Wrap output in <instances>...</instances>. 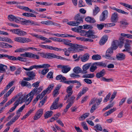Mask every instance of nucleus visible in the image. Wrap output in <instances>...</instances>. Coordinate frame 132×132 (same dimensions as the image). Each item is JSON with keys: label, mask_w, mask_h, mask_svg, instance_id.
<instances>
[{"label": "nucleus", "mask_w": 132, "mask_h": 132, "mask_svg": "<svg viewBox=\"0 0 132 132\" xmlns=\"http://www.w3.org/2000/svg\"><path fill=\"white\" fill-rule=\"evenodd\" d=\"M32 36L35 37L37 38L40 39L42 40H45V37L42 36L40 35H38L37 34H30Z\"/></svg>", "instance_id": "e433bc0d"}, {"label": "nucleus", "mask_w": 132, "mask_h": 132, "mask_svg": "<svg viewBox=\"0 0 132 132\" xmlns=\"http://www.w3.org/2000/svg\"><path fill=\"white\" fill-rule=\"evenodd\" d=\"M90 64L87 63L84 65L82 67L83 71L82 73L84 74L87 73L86 70L88 69L90 66Z\"/></svg>", "instance_id": "7c9ffc66"}, {"label": "nucleus", "mask_w": 132, "mask_h": 132, "mask_svg": "<svg viewBox=\"0 0 132 132\" xmlns=\"http://www.w3.org/2000/svg\"><path fill=\"white\" fill-rule=\"evenodd\" d=\"M3 57H6L10 60H12L13 56H9L5 54H3Z\"/></svg>", "instance_id": "bf43d9fd"}, {"label": "nucleus", "mask_w": 132, "mask_h": 132, "mask_svg": "<svg viewBox=\"0 0 132 132\" xmlns=\"http://www.w3.org/2000/svg\"><path fill=\"white\" fill-rule=\"evenodd\" d=\"M82 71L81 69L79 67H76L73 69V71L77 73H81Z\"/></svg>", "instance_id": "79ce46f5"}, {"label": "nucleus", "mask_w": 132, "mask_h": 132, "mask_svg": "<svg viewBox=\"0 0 132 132\" xmlns=\"http://www.w3.org/2000/svg\"><path fill=\"white\" fill-rule=\"evenodd\" d=\"M8 18L9 20L11 21H13L16 22H18L19 21L18 18H17L16 17L12 15H9Z\"/></svg>", "instance_id": "a878e982"}, {"label": "nucleus", "mask_w": 132, "mask_h": 132, "mask_svg": "<svg viewBox=\"0 0 132 132\" xmlns=\"http://www.w3.org/2000/svg\"><path fill=\"white\" fill-rule=\"evenodd\" d=\"M14 82V81H12L9 82L7 85L6 86L5 88V90H7L9 88H10L13 85Z\"/></svg>", "instance_id": "de8ad7c7"}, {"label": "nucleus", "mask_w": 132, "mask_h": 132, "mask_svg": "<svg viewBox=\"0 0 132 132\" xmlns=\"http://www.w3.org/2000/svg\"><path fill=\"white\" fill-rule=\"evenodd\" d=\"M119 18L118 14L117 12H114L112 14L110 19L112 22L116 23L118 20Z\"/></svg>", "instance_id": "4468645a"}, {"label": "nucleus", "mask_w": 132, "mask_h": 132, "mask_svg": "<svg viewBox=\"0 0 132 132\" xmlns=\"http://www.w3.org/2000/svg\"><path fill=\"white\" fill-rule=\"evenodd\" d=\"M29 97V94H28L27 95L25 94L22 95L15 102L16 104L19 105V104L22 103L24 101H26V105H28L31 101L29 102L28 100V97Z\"/></svg>", "instance_id": "f03ea898"}, {"label": "nucleus", "mask_w": 132, "mask_h": 132, "mask_svg": "<svg viewBox=\"0 0 132 132\" xmlns=\"http://www.w3.org/2000/svg\"><path fill=\"white\" fill-rule=\"evenodd\" d=\"M81 125L84 129L86 130H88V128L86 122H82Z\"/></svg>", "instance_id": "680f3d73"}, {"label": "nucleus", "mask_w": 132, "mask_h": 132, "mask_svg": "<svg viewBox=\"0 0 132 132\" xmlns=\"http://www.w3.org/2000/svg\"><path fill=\"white\" fill-rule=\"evenodd\" d=\"M21 115V113H18L16 112V114L12 119L15 121L16 120L18 119Z\"/></svg>", "instance_id": "603ef678"}, {"label": "nucleus", "mask_w": 132, "mask_h": 132, "mask_svg": "<svg viewBox=\"0 0 132 132\" xmlns=\"http://www.w3.org/2000/svg\"><path fill=\"white\" fill-rule=\"evenodd\" d=\"M114 50L111 46L109 47L107 50L106 55L107 58L109 59L113 52V50Z\"/></svg>", "instance_id": "a211bd4d"}, {"label": "nucleus", "mask_w": 132, "mask_h": 132, "mask_svg": "<svg viewBox=\"0 0 132 132\" xmlns=\"http://www.w3.org/2000/svg\"><path fill=\"white\" fill-rule=\"evenodd\" d=\"M28 50V49L26 47H23L20 48L16 50L15 51V52H21Z\"/></svg>", "instance_id": "a19ab883"}, {"label": "nucleus", "mask_w": 132, "mask_h": 132, "mask_svg": "<svg viewBox=\"0 0 132 132\" xmlns=\"http://www.w3.org/2000/svg\"><path fill=\"white\" fill-rule=\"evenodd\" d=\"M43 89V87H39L38 88H34L28 94L29 96V97L28 98V100L29 101V102L31 101L35 94H38Z\"/></svg>", "instance_id": "20e7f679"}, {"label": "nucleus", "mask_w": 132, "mask_h": 132, "mask_svg": "<svg viewBox=\"0 0 132 132\" xmlns=\"http://www.w3.org/2000/svg\"><path fill=\"white\" fill-rule=\"evenodd\" d=\"M120 4L121 5L127 7H128L130 9H132V6L129 5L128 4L123 3H120Z\"/></svg>", "instance_id": "864d4df0"}, {"label": "nucleus", "mask_w": 132, "mask_h": 132, "mask_svg": "<svg viewBox=\"0 0 132 132\" xmlns=\"http://www.w3.org/2000/svg\"><path fill=\"white\" fill-rule=\"evenodd\" d=\"M100 79L102 81L106 82H110L113 81V79L112 78L106 79L103 77L100 78Z\"/></svg>", "instance_id": "37998d69"}, {"label": "nucleus", "mask_w": 132, "mask_h": 132, "mask_svg": "<svg viewBox=\"0 0 132 132\" xmlns=\"http://www.w3.org/2000/svg\"><path fill=\"white\" fill-rule=\"evenodd\" d=\"M71 68L68 65H64L62 70V71L64 73H66L70 70Z\"/></svg>", "instance_id": "473e14b6"}, {"label": "nucleus", "mask_w": 132, "mask_h": 132, "mask_svg": "<svg viewBox=\"0 0 132 132\" xmlns=\"http://www.w3.org/2000/svg\"><path fill=\"white\" fill-rule=\"evenodd\" d=\"M67 94L64 98V100H66L68 97H69L72 94V91H67Z\"/></svg>", "instance_id": "6e6d98bb"}, {"label": "nucleus", "mask_w": 132, "mask_h": 132, "mask_svg": "<svg viewBox=\"0 0 132 132\" xmlns=\"http://www.w3.org/2000/svg\"><path fill=\"white\" fill-rule=\"evenodd\" d=\"M116 58L119 61H123L126 58V55L122 53H119L116 55Z\"/></svg>", "instance_id": "6ab92c4d"}, {"label": "nucleus", "mask_w": 132, "mask_h": 132, "mask_svg": "<svg viewBox=\"0 0 132 132\" xmlns=\"http://www.w3.org/2000/svg\"><path fill=\"white\" fill-rule=\"evenodd\" d=\"M86 21L90 23H94L95 22V19L93 17L87 16L85 19Z\"/></svg>", "instance_id": "cd10ccee"}, {"label": "nucleus", "mask_w": 132, "mask_h": 132, "mask_svg": "<svg viewBox=\"0 0 132 132\" xmlns=\"http://www.w3.org/2000/svg\"><path fill=\"white\" fill-rule=\"evenodd\" d=\"M74 19L76 21V22H79V24L80 23L83 22V19L80 14H78L75 16Z\"/></svg>", "instance_id": "aec40b11"}, {"label": "nucleus", "mask_w": 132, "mask_h": 132, "mask_svg": "<svg viewBox=\"0 0 132 132\" xmlns=\"http://www.w3.org/2000/svg\"><path fill=\"white\" fill-rule=\"evenodd\" d=\"M61 49L62 50H63V51L64 52L65 55L67 56H69V52L72 51L74 52L73 51H69L68 50H68H67L66 48H64L63 49Z\"/></svg>", "instance_id": "5fc2aeb1"}, {"label": "nucleus", "mask_w": 132, "mask_h": 132, "mask_svg": "<svg viewBox=\"0 0 132 132\" xmlns=\"http://www.w3.org/2000/svg\"><path fill=\"white\" fill-rule=\"evenodd\" d=\"M19 19V21L20 20L21 22V24L22 25H27L29 24H34V22L31 21L29 20H27L25 19L18 18Z\"/></svg>", "instance_id": "f8f14e48"}, {"label": "nucleus", "mask_w": 132, "mask_h": 132, "mask_svg": "<svg viewBox=\"0 0 132 132\" xmlns=\"http://www.w3.org/2000/svg\"><path fill=\"white\" fill-rule=\"evenodd\" d=\"M0 41L3 42H8L10 43H13V41H12L11 39L7 37L4 38L0 37Z\"/></svg>", "instance_id": "c85d7f7f"}, {"label": "nucleus", "mask_w": 132, "mask_h": 132, "mask_svg": "<svg viewBox=\"0 0 132 132\" xmlns=\"http://www.w3.org/2000/svg\"><path fill=\"white\" fill-rule=\"evenodd\" d=\"M111 9L113 10H115L118 12L125 14L126 15H128V13L127 12H125L123 10L118 9L116 8L115 7H112L111 8Z\"/></svg>", "instance_id": "bb28decb"}, {"label": "nucleus", "mask_w": 132, "mask_h": 132, "mask_svg": "<svg viewBox=\"0 0 132 132\" xmlns=\"http://www.w3.org/2000/svg\"><path fill=\"white\" fill-rule=\"evenodd\" d=\"M13 105L14 106L12 107L10 109L8 113H9L10 112H12L15 109L16 107L18 105L17 104L15 103H14Z\"/></svg>", "instance_id": "3c124183"}, {"label": "nucleus", "mask_w": 132, "mask_h": 132, "mask_svg": "<svg viewBox=\"0 0 132 132\" xmlns=\"http://www.w3.org/2000/svg\"><path fill=\"white\" fill-rule=\"evenodd\" d=\"M54 86V85L53 84L50 85L46 90H45L43 91L41 94L38 95V96H39V99H41L46 94L50 93L53 88Z\"/></svg>", "instance_id": "39448f33"}, {"label": "nucleus", "mask_w": 132, "mask_h": 132, "mask_svg": "<svg viewBox=\"0 0 132 132\" xmlns=\"http://www.w3.org/2000/svg\"><path fill=\"white\" fill-rule=\"evenodd\" d=\"M60 87L59 86H57L55 88V89L53 91V95L54 96H56L59 94L58 90L60 89Z\"/></svg>", "instance_id": "49530a36"}, {"label": "nucleus", "mask_w": 132, "mask_h": 132, "mask_svg": "<svg viewBox=\"0 0 132 132\" xmlns=\"http://www.w3.org/2000/svg\"><path fill=\"white\" fill-rule=\"evenodd\" d=\"M43 112V110L42 109H40L37 111L34 117V119L36 120L39 119L42 115Z\"/></svg>", "instance_id": "ddd939ff"}, {"label": "nucleus", "mask_w": 132, "mask_h": 132, "mask_svg": "<svg viewBox=\"0 0 132 132\" xmlns=\"http://www.w3.org/2000/svg\"><path fill=\"white\" fill-rule=\"evenodd\" d=\"M59 98V97H58L55 100L52 105L50 107V109L51 110L59 108V106L57 104V103Z\"/></svg>", "instance_id": "2eb2a0df"}, {"label": "nucleus", "mask_w": 132, "mask_h": 132, "mask_svg": "<svg viewBox=\"0 0 132 132\" xmlns=\"http://www.w3.org/2000/svg\"><path fill=\"white\" fill-rule=\"evenodd\" d=\"M99 65V63L95 62L93 63L90 68V71L92 72H94L97 68V66Z\"/></svg>", "instance_id": "5701e85b"}, {"label": "nucleus", "mask_w": 132, "mask_h": 132, "mask_svg": "<svg viewBox=\"0 0 132 132\" xmlns=\"http://www.w3.org/2000/svg\"><path fill=\"white\" fill-rule=\"evenodd\" d=\"M92 58L94 60H98L99 59V55L98 54L94 55L92 56Z\"/></svg>", "instance_id": "338daca9"}, {"label": "nucleus", "mask_w": 132, "mask_h": 132, "mask_svg": "<svg viewBox=\"0 0 132 132\" xmlns=\"http://www.w3.org/2000/svg\"><path fill=\"white\" fill-rule=\"evenodd\" d=\"M52 57L59 58L60 57H59V56L52 53H46L45 58L50 59Z\"/></svg>", "instance_id": "4be33fe9"}, {"label": "nucleus", "mask_w": 132, "mask_h": 132, "mask_svg": "<svg viewBox=\"0 0 132 132\" xmlns=\"http://www.w3.org/2000/svg\"><path fill=\"white\" fill-rule=\"evenodd\" d=\"M10 31L13 33L21 36H24L27 34V33L25 31L18 29H11Z\"/></svg>", "instance_id": "423d86ee"}, {"label": "nucleus", "mask_w": 132, "mask_h": 132, "mask_svg": "<svg viewBox=\"0 0 132 132\" xmlns=\"http://www.w3.org/2000/svg\"><path fill=\"white\" fill-rule=\"evenodd\" d=\"M14 40L15 41L21 43H27L31 41V39L21 37H15Z\"/></svg>", "instance_id": "0eeeda50"}, {"label": "nucleus", "mask_w": 132, "mask_h": 132, "mask_svg": "<svg viewBox=\"0 0 132 132\" xmlns=\"http://www.w3.org/2000/svg\"><path fill=\"white\" fill-rule=\"evenodd\" d=\"M71 41L67 39H63L62 42L66 45L70 46L68 48L69 51H73L74 52H79L82 51V50L80 48V45L76 44L70 43Z\"/></svg>", "instance_id": "f257e3e1"}, {"label": "nucleus", "mask_w": 132, "mask_h": 132, "mask_svg": "<svg viewBox=\"0 0 132 132\" xmlns=\"http://www.w3.org/2000/svg\"><path fill=\"white\" fill-rule=\"evenodd\" d=\"M116 109L113 108L110 110L106 112L105 113V116H108L109 114L113 112L116 111Z\"/></svg>", "instance_id": "09e8293b"}, {"label": "nucleus", "mask_w": 132, "mask_h": 132, "mask_svg": "<svg viewBox=\"0 0 132 132\" xmlns=\"http://www.w3.org/2000/svg\"><path fill=\"white\" fill-rule=\"evenodd\" d=\"M67 24L70 26H76L79 25V23L76 21H72L68 22Z\"/></svg>", "instance_id": "4c0bfd02"}, {"label": "nucleus", "mask_w": 132, "mask_h": 132, "mask_svg": "<svg viewBox=\"0 0 132 132\" xmlns=\"http://www.w3.org/2000/svg\"><path fill=\"white\" fill-rule=\"evenodd\" d=\"M125 19H123L121 21H120V23L122 25H128L129 24V23L127 22Z\"/></svg>", "instance_id": "774afa93"}, {"label": "nucleus", "mask_w": 132, "mask_h": 132, "mask_svg": "<svg viewBox=\"0 0 132 132\" xmlns=\"http://www.w3.org/2000/svg\"><path fill=\"white\" fill-rule=\"evenodd\" d=\"M21 84L22 86H26L28 87H31V84L27 81H22Z\"/></svg>", "instance_id": "ea45409f"}, {"label": "nucleus", "mask_w": 132, "mask_h": 132, "mask_svg": "<svg viewBox=\"0 0 132 132\" xmlns=\"http://www.w3.org/2000/svg\"><path fill=\"white\" fill-rule=\"evenodd\" d=\"M34 108H32L29 110V111L24 115L23 117L21 118V120H22L26 119L30 114L34 111Z\"/></svg>", "instance_id": "c9c22d12"}, {"label": "nucleus", "mask_w": 132, "mask_h": 132, "mask_svg": "<svg viewBox=\"0 0 132 132\" xmlns=\"http://www.w3.org/2000/svg\"><path fill=\"white\" fill-rule=\"evenodd\" d=\"M89 114L88 113H85L80 116L79 118V120L80 121L84 120L86 118L89 116Z\"/></svg>", "instance_id": "f704fd0d"}, {"label": "nucleus", "mask_w": 132, "mask_h": 132, "mask_svg": "<svg viewBox=\"0 0 132 132\" xmlns=\"http://www.w3.org/2000/svg\"><path fill=\"white\" fill-rule=\"evenodd\" d=\"M125 41L126 42L125 44L124 47L128 52L131 50V47L130 46V43L127 42V39H126Z\"/></svg>", "instance_id": "2f4dec72"}, {"label": "nucleus", "mask_w": 132, "mask_h": 132, "mask_svg": "<svg viewBox=\"0 0 132 132\" xmlns=\"http://www.w3.org/2000/svg\"><path fill=\"white\" fill-rule=\"evenodd\" d=\"M36 65H34L30 66L29 68H27L24 67H23V68L26 71H29L32 70L34 68L36 69Z\"/></svg>", "instance_id": "4d7b16f0"}, {"label": "nucleus", "mask_w": 132, "mask_h": 132, "mask_svg": "<svg viewBox=\"0 0 132 132\" xmlns=\"http://www.w3.org/2000/svg\"><path fill=\"white\" fill-rule=\"evenodd\" d=\"M18 60L22 61H24L26 60V59L20 56H18L17 58L13 56V61L17 60Z\"/></svg>", "instance_id": "a18cd8bd"}, {"label": "nucleus", "mask_w": 132, "mask_h": 132, "mask_svg": "<svg viewBox=\"0 0 132 132\" xmlns=\"http://www.w3.org/2000/svg\"><path fill=\"white\" fill-rule=\"evenodd\" d=\"M86 37L94 38L97 37V36L94 35L95 32L93 30H89L86 31Z\"/></svg>", "instance_id": "dca6fc26"}, {"label": "nucleus", "mask_w": 132, "mask_h": 132, "mask_svg": "<svg viewBox=\"0 0 132 132\" xmlns=\"http://www.w3.org/2000/svg\"><path fill=\"white\" fill-rule=\"evenodd\" d=\"M96 106V104H94L93 105L90 110V112L91 113H93L94 111L97 108Z\"/></svg>", "instance_id": "69168bd1"}, {"label": "nucleus", "mask_w": 132, "mask_h": 132, "mask_svg": "<svg viewBox=\"0 0 132 132\" xmlns=\"http://www.w3.org/2000/svg\"><path fill=\"white\" fill-rule=\"evenodd\" d=\"M20 55L23 57H28L30 58H34L37 59L39 58V57L38 55L29 52H25L24 53L21 54Z\"/></svg>", "instance_id": "6e6552de"}, {"label": "nucleus", "mask_w": 132, "mask_h": 132, "mask_svg": "<svg viewBox=\"0 0 132 132\" xmlns=\"http://www.w3.org/2000/svg\"><path fill=\"white\" fill-rule=\"evenodd\" d=\"M70 76L72 78H78L80 77V75L78 74H76L74 73H72L70 75Z\"/></svg>", "instance_id": "13d9d810"}, {"label": "nucleus", "mask_w": 132, "mask_h": 132, "mask_svg": "<svg viewBox=\"0 0 132 132\" xmlns=\"http://www.w3.org/2000/svg\"><path fill=\"white\" fill-rule=\"evenodd\" d=\"M89 55L88 53H86L84 55L81 57V61L83 62H85L89 59Z\"/></svg>", "instance_id": "393cba45"}, {"label": "nucleus", "mask_w": 132, "mask_h": 132, "mask_svg": "<svg viewBox=\"0 0 132 132\" xmlns=\"http://www.w3.org/2000/svg\"><path fill=\"white\" fill-rule=\"evenodd\" d=\"M15 88V87L13 86L11 88L9 91L4 95V98L5 99L2 102L4 104L5 103L7 100V97H8L14 91Z\"/></svg>", "instance_id": "9b49d317"}, {"label": "nucleus", "mask_w": 132, "mask_h": 132, "mask_svg": "<svg viewBox=\"0 0 132 132\" xmlns=\"http://www.w3.org/2000/svg\"><path fill=\"white\" fill-rule=\"evenodd\" d=\"M53 35L58 37H65L66 34H54Z\"/></svg>", "instance_id": "052dcab7"}, {"label": "nucleus", "mask_w": 132, "mask_h": 132, "mask_svg": "<svg viewBox=\"0 0 132 132\" xmlns=\"http://www.w3.org/2000/svg\"><path fill=\"white\" fill-rule=\"evenodd\" d=\"M27 75L32 79H33L34 77L35 76V73L33 71L27 72Z\"/></svg>", "instance_id": "58836bf2"}, {"label": "nucleus", "mask_w": 132, "mask_h": 132, "mask_svg": "<svg viewBox=\"0 0 132 132\" xmlns=\"http://www.w3.org/2000/svg\"><path fill=\"white\" fill-rule=\"evenodd\" d=\"M39 46L40 47L44 49H48L56 51H61L62 50L61 48L56 47L49 45H44L40 44L39 45Z\"/></svg>", "instance_id": "1a4fd4ad"}, {"label": "nucleus", "mask_w": 132, "mask_h": 132, "mask_svg": "<svg viewBox=\"0 0 132 132\" xmlns=\"http://www.w3.org/2000/svg\"><path fill=\"white\" fill-rule=\"evenodd\" d=\"M75 97L74 96H72L70 98L68 99L67 102V103L70 102L67 105L69 108L72 105L74 102V100L75 99Z\"/></svg>", "instance_id": "b1692460"}, {"label": "nucleus", "mask_w": 132, "mask_h": 132, "mask_svg": "<svg viewBox=\"0 0 132 132\" xmlns=\"http://www.w3.org/2000/svg\"><path fill=\"white\" fill-rule=\"evenodd\" d=\"M108 36L106 35L103 36L100 39V44L102 45L104 44L108 40Z\"/></svg>", "instance_id": "412c9836"}, {"label": "nucleus", "mask_w": 132, "mask_h": 132, "mask_svg": "<svg viewBox=\"0 0 132 132\" xmlns=\"http://www.w3.org/2000/svg\"><path fill=\"white\" fill-rule=\"evenodd\" d=\"M53 113V112L51 111L46 112L44 116L45 118L46 119L51 117Z\"/></svg>", "instance_id": "c03bdc74"}, {"label": "nucleus", "mask_w": 132, "mask_h": 132, "mask_svg": "<svg viewBox=\"0 0 132 132\" xmlns=\"http://www.w3.org/2000/svg\"><path fill=\"white\" fill-rule=\"evenodd\" d=\"M84 29H92L93 28V26L91 25L85 24L83 26Z\"/></svg>", "instance_id": "8fccbe9b"}, {"label": "nucleus", "mask_w": 132, "mask_h": 132, "mask_svg": "<svg viewBox=\"0 0 132 132\" xmlns=\"http://www.w3.org/2000/svg\"><path fill=\"white\" fill-rule=\"evenodd\" d=\"M7 67L5 65L0 64V73H4L6 72V69Z\"/></svg>", "instance_id": "72a5a7b5"}, {"label": "nucleus", "mask_w": 132, "mask_h": 132, "mask_svg": "<svg viewBox=\"0 0 132 132\" xmlns=\"http://www.w3.org/2000/svg\"><path fill=\"white\" fill-rule=\"evenodd\" d=\"M56 79L57 80H60V82H63L64 80H66L65 77L61 75L57 76L56 77Z\"/></svg>", "instance_id": "c756f323"}, {"label": "nucleus", "mask_w": 132, "mask_h": 132, "mask_svg": "<svg viewBox=\"0 0 132 132\" xmlns=\"http://www.w3.org/2000/svg\"><path fill=\"white\" fill-rule=\"evenodd\" d=\"M98 7L96 6H95V9L93 10V15H96L98 12Z\"/></svg>", "instance_id": "e2e57ef3"}, {"label": "nucleus", "mask_w": 132, "mask_h": 132, "mask_svg": "<svg viewBox=\"0 0 132 132\" xmlns=\"http://www.w3.org/2000/svg\"><path fill=\"white\" fill-rule=\"evenodd\" d=\"M80 35L83 36H85L86 37L87 34L86 31L84 30H81L80 32Z\"/></svg>", "instance_id": "0e129e2a"}, {"label": "nucleus", "mask_w": 132, "mask_h": 132, "mask_svg": "<svg viewBox=\"0 0 132 132\" xmlns=\"http://www.w3.org/2000/svg\"><path fill=\"white\" fill-rule=\"evenodd\" d=\"M119 44V42L116 40H113L111 43V46L114 50H116L118 48Z\"/></svg>", "instance_id": "f3484780"}, {"label": "nucleus", "mask_w": 132, "mask_h": 132, "mask_svg": "<svg viewBox=\"0 0 132 132\" xmlns=\"http://www.w3.org/2000/svg\"><path fill=\"white\" fill-rule=\"evenodd\" d=\"M43 89V87H39L38 88H34L28 94L29 96V97L28 98V100L29 101V102L31 101L35 94H38Z\"/></svg>", "instance_id": "7ed1b4c3"}, {"label": "nucleus", "mask_w": 132, "mask_h": 132, "mask_svg": "<svg viewBox=\"0 0 132 132\" xmlns=\"http://www.w3.org/2000/svg\"><path fill=\"white\" fill-rule=\"evenodd\" d=\"M108 15L109 13L107 10L103 11L100 15V20L102 21H104L107 18Z\"/></svg>", "instance_id": "9d476101"}]
</instances>
